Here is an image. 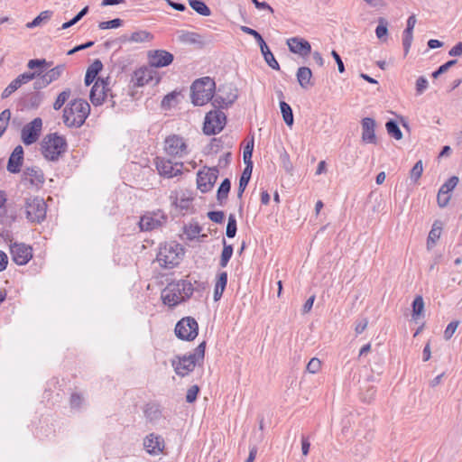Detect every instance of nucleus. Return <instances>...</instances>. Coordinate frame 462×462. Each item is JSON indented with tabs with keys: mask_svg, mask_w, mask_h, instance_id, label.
<instances>
[{
	"mask_svg": "<svg viewBox=\"0 0 462 462\" xmlns=\"http://www.w3.org/2000/svg\"><path fill=\"white\" fill-rule=\"evenodd\" d=\"M206 341H202L192 353L188 355H176L171 364L177 375L184 377L190 374L196 365H201L205 357Z\"/></svg>",
	"mask_w": 462,
	"mask_h": 462,
	"instance_id": "nucleus-1",
	"label": "nucleus"
},
{
	"mask_svg": "<svg viewBox=\"0 0 462 462\" xmlns=\"http://www.w3.org/2000/svg\"><path fill=\"white\" fill-rule=\"evenodd\" d=\"M90 113L89 104L81 98L71 101L63 111V122L69 127H80Z\"/></svg>",
	"mask_w": 462,
	"mask_h": 462,
	"instance_id": "nucleus-2",
	"label": "nucleus"
},
{
	"mask_svg": "<svg viewBox=\"0 0 462 462\" xmlns=\"http://www.w3.org/2000/svg\"><path fill=\"white\" fill-rule=\"evenodd\" d=\"M215 81L209 77L195 80L191 86V101L195 106H203L214 97Z\"/></svg>",
	"mask_w": 462,
	"mask_h": 462,
	"instance_id": "nucleus-3",
	"label": "nucleus"
},
{
	"mask_svg": "<svg viewBox=\"0 0 462 462\" xmlns=\"http://www.w3.org/2000/svg\"><path fill=\"white\" fill-rule=\"evenodd\" d=\"M67 142L64 137L57 134H47L42 143L41 150L43 157L51 162H56L66 152Z\"/></svg>",
	"mask_w": 462,
	"mask_h": 462,
	"instance_id": "nucleus-4",
	"label": "nucleus"
},
{
	"mask_svg": "<svg viewBox=\"0 0 462 462\" xmlns=\"http://www.w3.org/2000/svg\"><path fill=\"white\" fill-rule=\"evenodd\" d=\"M108 94L110 96L111 106H115L117 101L116 100V95L114 93V90L107 88V82L104 79H97L90 91V101L94 106H99L107 98Z\"/></svg>",
	"mask_w": 462,
	"mask_h": 462,
	"instance_id": "nucleus-5",
	"label": "nucleus"
},
{
	"mask_svg": "<svg viewBox=\"0 0 462 462\" xmlns=\"http://www.w3.org/2000/svg\"><path fill=\"white\" fill-rule=\"evenodd\" d=\"M174 331L179 339L192 341L199 334V324L194 318L185 317L177 322Z\"/></svg>",
	"mask_w": 462,
	"mask_h": 462,
	"instance_id": "nucleus-6",
	"label": "nucleus"
},
{
	"mask_svg": "<svg viewBox=\"0 0 462 462\" xmlns=\"http://www.w3.org/2000/svg\"><path fill=\"white\" fill-rule=\"evenodd\" d=\"M226 117L221 110L209 111L205 117L203 131L208 135L220 133L226 125Z\"/></svg>",
	"mask_w": 462,
	"mask_h": 462,
	"instance_id": "nucleus-7",
	"label": "nucleus"
},
{
	"mask_svg": "<svg viewBox=\"0 0 462 462\" xmlns=\"http://www.w3.org/2000/svg\"><path fill=\"white\" fill-rule=\"evenodd\" d=\"M42 130V120L40 117L34 118L26 124L21 131V139L25 145L36 143Z\"/></svg>",
	"mask_w": 462,
	"mask_h": 462,
	"instance_id": "nucleus-8",
	"label": "nucleus"
},
{
	"mask_svg": "<svg viewBox=\"0 0 462 462\" xmlns=\"http://www.w3.org/2000/svg\"><path fill=\"white\" fill-rule=\"evenodd\" d=\"M218 177V170L216 167H204L197 174L198 189L201 192L210 190Z\"/></svg>",
	"mask_w": 462,
	"mask_h": 462,
	"instance_id": "nucleus-9",
	"label": "nucleus"
},
{
	"mask_svg": "<svg viewBox=\"0 0 462 462\" xmlns=\"http://www.w3.org/2000/svg\"><path fill=\"white\" fill-rule=\"evenodd\" d=\"M167 217L161 212H147L141 217L139 220V227L142 231H152L159 228L166 222Z\"/></svg>",
	"mask_w": 462,
	"mask_h": 462,
	"instance_id": "nucleus-10",
	"label": "nucleus"
},
{
	"mask_svg": "<svg viewBox=\"0 0 462 462\" xmlns=\"http://www.w3.org/2000/svg\"><path fill=\"white\" fill-rule=\"evenodd\" d=\"M164 151L170 156L182 157L187 154V144L182 137L170 135L164 141Z\"/></svg>",
	"mask_w": 462,
	"mask_h": 462,
	"instance_id": "nucleus-11",
	"label": "nucleus"
},
{
	"mask_svg": "<svg viewBox=\"0 0 462 462\" xmlns=\"http://www.w3.org/2000/svg\"><path fill=\"white\" fill-rule=\"evenodd\" d=\"M155 164L159 174L163 177L173 178L182 173V162H172L171 160L158 157Z\"/></svg>",
	"mask_w": 462,
	"mask_h": 462,
	"instance_id": "nucleus-12",
	"label": "nucleus"
},
{
	"mask_svg": "<svg viewBox=\"0 0 462 462\" xmlns=\"http://www.w3.org/2000/svg\"><path fill=\"white\" fill-rule=\"evenodd\" d=\"M10 251L13 261L18 265L26 264L32 257V247L23 243H14Z\"/></svg>",
	"mask_w": 462,
	"mask_h": 462,
	"instance_id": "nucleus-13",
	"label": "nucleus"
},
{
	"mask_svg": "<svg viewBox=\"0 0 462 462\" xmlns=\"http://www.w3.org/2000/svg\"><path fill=\"white\" fill-rule=\"evenodd\" d=\"M156 75L152 68L143 66L134 71L131 78V84L134 88L143 87L152 82Z\"/></svg>",
	"mask_w": 462,
	"mask_h": 462,
	"instance_id": "nucleus-14",
	"label": "nucleus"
},
{
	"mask_svg": "<svg viewBox=\"0 0 462 462\" xmlns=\"http://www.w3.org/2000/svg\"><path fill=\"white\" fill-rule=\"evenodd\" d=\"M22 181L24 185L40 188L45 181L43 171L37 166L27 167L23 171Z\"/></svg>",
	"mask_w": 462,
	"mask_h": 462,
	"instance_id": "nucleus-15",
	"label": "nucleus"
},
{
	"mask_svg": "<svg viewBox=\"0 0 462 462\" xmlns=\"http://www.w3.org/2000/svg\"><path fill=\"white\" fill-rule=\"evenodd\" d=\"M149 65L152 68H162L173 61V55L164 50L149 51L147 53Z\"/></svg>",
	"mask_w": 462,
	"mask_h": 462,
	"instance_id": "nucleus-16",
	"label": "nucleus"
},
{
	"mask_svg": "<svg viewBox=\"0 0 462 462\" xmlns=\"http://www.w3.org/2000/svg\"><path fill=\"white\" fill-rule=\"evenodd\" d=\"M161 299L164 305L170 308L176 307L178 304L183 302L179 291L178 284L170 282L161 292Z\"/></svg>",
	"mask_w": 462,
	"mask_h": 462,
	"instance_id": "nucleus-17",
	"label": "nucleus"
},
{
	"mask_svg": "<svg viewBox=\"0 0 462 462\" xmlns=\"http://www.w3.org/2000/svg\"><path fill=\"white\" fill-rule=\"evenodd\" d=\"M143 447L149 455L156 456L163 453L165 442L161 435L150 433L143 439Z\"/></svg>",
	"mask_w": 462,
	"mask_h": 462,
	"instance_id": "nucleus-18",
	"label": "nucleus"
},
{
	"mask_svg": "<svg viewBox=\"0 0 462 462\" xmlns=\"http://www.w3.org/2000/svg\"><path fill=\"white\" fill-rule=\"evenodd\" d=\"M48 204H25V215L29 222L42 223L47 214Z\"/></svg>",
	"mask_w": 462,
	"mask_h": 462,
	"instance_id": "nucleus-19",
	"label": "nucleus"
},
{
	"mask_svg": "<svg viewBox=\"0 0 462 462\" xmlns=\"http://www.w3.org/2000/svg\"><path fill=\"white\" fill-rule=\"evenodd\" d=\"M287 45L291 52L306 57L311 52L310 43L300 37H291L287 40Z\"/></svg>",
	"mask_w": 462,
	"mask_h": 462,
	"instance_id": "nucleus-20",
	"label": "nucleus"
},
{
	"mask_svg": "<svg viewBox=\"0 0 462 462\" xmlns=\"http://www.w3.org/2000/svg\"><path fill=\"white\" fill-rule=\"evenodd\" d=\"M362 142L365 143L375 144L377 138L375 135V121L371 117H365L361 121Z\"/></svg>",
	"mask_w": 462,
	"mask_h": 462,
	"instance_id": "nucleus-21",
	"label": "nucleus"
},
{
	"mask_svg": "<svg viewBox=\"0 0 462 462\" xmlns=\"http://www.w3.org/2000/svg\"><path fill=\"white\" fill-rule=\"evenodd\" d=\"M23 162V148L21 145H17L12 152L8 162L7 171L11 173H18L21 171V167Z\"/></svg>",
	"mask_w": 462,
	"mask_h": 462,
	"instance_id": "nucleus-22",
	"label": "nucleus"
},
{
	"mask_svg": "<svg viewBox=\"0 0 462 462\" xmlns=\"http://www.w3.org/2000/svg\"><path fill=\"white\" fill-rule=\"evenodd\" d=\"M177 39L180 42L184 44H193L199 46H203L205 44L203 36L197 32L185 30L177 32Z\"/></svg>",
	"mask_w": 462,
	"mask_h": 462,
	"instance_id": "nucleus-23",
	"label": "nucleus"
},
{
	"mask_svg": "<svg viewBox=\"0 0 462 462\" xmlns=\"http://www.w3.org/2000/svg\"><path fill=\"white\" fill-rule=\"evenodd\" d=\"M458 183V178L452 176L439 189L438 202H448L451 197L448 195Z\"/></svg>",
	"mask_w": 462,
	"mask_h": 462,
	"instance_id": "nucleus-24",
	"label": "nucleus"
},
{
	"mask_svg": "<svg viewBox=\"0 0 462 462\" xmlns=\"http://www.w3.org/2000/svg\"><path fill=\"white\" fill-rule=\"evenodd\" d=\"M296 77L300 86L304 89H308L314 85L311 80L312 71L308 67H300L297 70Z\"/></svg>",
	"mask_w": 462,
	"mask_h": 462,
	"instance_id": "nucleus-25",
	"label": "nucleus"
},
{
	"mask_svg": "<svg viewBox=\"0 0 462 462\" xmlns=\"http://www.w3.org/2000/svg\"><path fill=\"white\" fill-rule=\"evenodd\" d=\"M174 282L175 284H178L182 301L185 302L189 300L195 291V288L191 282L181 279Z\"/></svg>",
	"mask_w": 462,
	"mask_h": 462,
	"instance_id": "nucleus-26",
	"label": "nucleus"
},
{
	"mask_svg": "<svg viewBox=\"0 0 462 462\" xmlns=\"http://www.w3.org/2000/svg\"><path fill=\"white\" fill-rule=\"evenodd\" d=\"M10 204H0V223L10 226L16 217V212L11 208Z\"/></svg>",
	"mask_w": 462,
	"mask_h": 462,
	"instance_id": "nucleus-27",
	"label": "nucleus"
},
{
	"mask_svg": "<svg viewBox=\"0 0 462 462\" xmlns=\"http://www.w3.org/2000/svg\"><path fill=\"white\" fill-rule=\"evenodd\" d=\"M103 64L99 60H96L93 61V63L88 68L86 75H85V84L87 86H89L91 83H93L99 73V71L102 69Z\"/></svg>",
	"mask_w": 462,
	"mask_h": 462,
	"instance_id": "nucleus-28",
	"label": "nucleus"
},
{
	"mask_svg": "<svg viewBox=\"0 0 462 462\" xmlns=\"http://www.w3.org/2000/svg\"><path fill=\"white\" fill-rule=\"evenodd\" d=\"M260 47L261 52L263 56V59L265 62L273 69H280V65L275 60L273 54L270 51L269 47L267 46L266 42L262 44Z\"/></svg>",
	"mask_w": 462,
	"mask_h": 462,
	"instance_id": "nucleus-29",
	"label": "nucleus"
},
{
	"mask_svg": "<svg viewBox=\"0 0 462 462\" xmlns=\"http://www.w3.org/2000/svg\"><path fill=\"white\" fill-rule=\"evenodd\" d=\"M152 39H153L152 34L144 30H140V31L133 32L130 33V41L132 43L149 42Z\"/></svg>",
	"mask_w": 462,
	"mask_h": 462,
	"instance_id": "nucleus-30",
	"label": "nucleus"
},
{
	"mask_svg": "<svg viewBox=\"0 0 462 462\" xmlns=\"http://www.w3.org/2000/svg\"><path fill=\"white\" fill-rule=\"evenodd\" d=\"M222 244L223 250L220 255L219 265L220 267L225 268L233 255L234 247L232 245H227L225 238L222 239Z\"/></svg>",
	"mask_w": 462,
	"mask_h": 462,
	"instance_id": "nucleus-31",
	"label": "nucleus"
},
{
	"mask_svg": "<svg viewBox=\"0 0 462 462\" xmlns=\"http://www.w3.org/2000/svg\"><path fill=\"white\" fill-rule=\"evenodd\" d=\"M202 228L199 225L198 222L189 225H184L183 226V236H186L187 240L192 241L197 238L201 232Z\"/></svg>",
	"mask_w": 462,
	"mask_h": 462,
	"instance_id": "nucleus-32",
	"label": "nucleus"
},
{
	"mask_svg": "<svg viewBox=\"0 0 462 462\" xmlns=\"http://www.w3.org/2000/svg\"><path fill=\"white\" fill-rule=\"evenodd\" d=\"M280 108L281 113L282 115V118L285 122V124L288 126H291L293 125L294 119H293V113L291 106L286 103L285 101L280 102Z\"/></svg>",
	"mask_w": 462,
	"mask_h": 462,
	"instance_id": "nucleus-33",
	"label": "nucleus"
},
{
	"mask_svg": "<svg viewBox=\"0 0 462 462\" xmlns=\"http://www.w3.org/2000/svg\"><path fill=\"white\" fill-rule=\"evenodd\" d=\"M190 7L199 14L203 16H209L211 11L209 7L200 0H188Z\"/></svg>",
	"mask_w": 462,
	"mask_h": 462,
	"instance_id": "nucleus-34",
	"label": "nucleus"
},
{
	"mask_svg": "<svg viewBox=\"0 0 462 462\" xmlns=\"http://www.w3.org/2000/svg\"><path fill=\"white\" fill-rule=\"evenodd\" d=\"M387 34H388V22L384 18L381 17L378 19V25L376 26V29H375V35L382 42H386Z\"/></svg>",
	"mask_w": 462,
	"mask_h": 462,
	"instance_id": "nucleus-35",
	"label": "nucleus"
},
{
	"mask_svg": "<svg viewBox=\"0 0 462 462\" xmlns=\"http://www.w3.org/2000/svg\"><path fill=\"white\" fill-rule=\"evenodd\" d=\"M52 16V12L50 10L42 11L32 22L26 24L29 29L41 25L42 23L49 21Z\"/></svg>",
	"mask_w": 462,
	"mask_h": 462,
	"instance_id": "nucleus-36",
	"label": "nucleus"
},
{
	"mask_svg": "<svg viewBox=\"0 0 462 462\" xmlns=\"http://www.w3.org/2000/svg\"><path fill=\"white\" fill-rule=\"evenodd\" d=\"M236 94H234V93H229L226 97H224L218 94L213 99L212 104L214 106L224 107V106H227L233 104V102L236 100Z\"/></svg>",
	"mask_w": 462,
	"mask_h": 462,
	"instance_id": "nucleus-37",
	"label": "nucleus"
},
{
	"mask_svg": "<svg viewBox=\"0 0 462 462\" xmlns=\"http://www.w3.org/2000/svg\"><path fill=\"white\" fill-rule=\"evenodd\" d=\"M64 70H65V65L60 64V65H58V66L51 69L43 75L45 76V78L47 79L49 83L51 84V82L57 80L61 76V74L63 73Z\"/></svg>",
	"mask_w": 462,
	"mask_h": 462,
	"instance_id": "nucleus-38",
	"label": "nucleus"
},
{
	"mask_svg": "<svg viewBox=\"0 0 462 462\" xmlns=\"http://www.w3.org/2000/svg\"><path fill=\"white\" fill-rule=\"evenodd\" d=\"M411 307L412 318L416 319L422 314L424 310L423 298L420 295L416 296L411 303Z\"/></svg>",
	"mask_w": 462,
	"mask_h": 462,
	"instance_id": "nucleus-39",
	"label": "nucleus"
},
{
	"mask_svg": "<svg viewBox=\"0 0 462 462\" xmlns=\"http://www.w3.org/2000/svg\"><path fill=\"white\" fill-rule=\"evenodd\" d=\"M385 127L388 134L394 139L401 140L402 138V133L395 121L389 120L386 123Z\"/></svg>",
	"mask_w": 462,
	"mask_h": 462,
	"instance_id": "nucleus-40",
	"label": "nucleus"
},
{
	"mask_svg": "<svg viewBox=\"0 0 462 462\" xmlns=\"http://www.w3.org/2000/svg\"><path fill=\"white\" fill-rule=\"evenodd\" d=\"M231 189V182L228 179H225L220 186L218 187L217 192V199L219 201H222L223 199H226L228 196V193Z\"/></svg>",
	"mask_w": 462,
	"mask_h": 462,
	"instance_id": "nucleus-41",
	"label": "nucleus"
},
{
	"mask_svg": "<svg viewBox=\"0 0 462 462\" xmlns=\"http://www.w3.org/2000/svg\"><path fill=\"white\" fill-rule=\"evenodd\" d=\"M158 261L166 268H172L179 263L177 254L170 259V257L162 252H160Z\"/></svg>",
	"mask_w": 462,
	"mask_h": 462,
	"instance_id": "nucleus-42",
	"label": "nucleus"
},
{
	"mask_svg": "<svg viewBox=\"0 0 462 462\" xmlns=\"http://www.w3.org/2000/svg\"><path fill=\"white\" fill-rule=\"evenodd\" d=\"M41 72L34 71V72H24L21 75H19L16 79L14 80L17 82V85L19 87L23 86V84H26L30 82L31 80L34 79L36 77L40 76Z\"/></svg>",
	"mask_w": 462,
	"mask_h": 462,
	"instance_id": "nucleus-43",
	"label": "nucleus"
},
{
	"mask_svg": "<svg viewBox=\"0 0 462 462\" xmlns=\"http://www.w3.org/2000/svg\"><path fill=\"white\" fill-rule=\"evenodd\" d=\"M70 94H71V91L69 88H67V89L63 90L61 93H60L53 104V108L55 110H60L63 106L65 102L69 98Z\"/></svg>",
	"mask_w": 462,
	"mask_h": 462,
	"instance_id": "nucleus-44",
	"label": "nucleus"
},
{
	"mask_svg": "<svg viewBox=\"0 0 462 462\" xmlns=\"http://www.w3.org/2000/svg\"><path fill=\"white\" fill-rule=\"evenodd\" d=\"M88 12V6H85L79 13H78L71 20L64 23L61 25V30L68 29L74 24H76L79 21H80Z\"/></svg>",
	"mask_w": 462,
	"mask_h": 462,
	"instance_id": "nucleus-45",
	"label": "nucleus"
},
{
	"mask_svg": "<svg viewBox=\"0 0 462 462\" xmlns=\"http://www.w3.org/2000/svg\"><path fill=\"white\" fill-rule=\"evenodd\" d=\"M237 226H236V220L234 215H230L228 217V221L226 225V235L228 238L235 237L236 234Z\"/></svg>",
	"mask_w": 462,
	"mask_h": 462,
	"instance_id": "nucleus-46",
	"label": "nucleus"
},
{
	"mask_svg": "<svg viewBox=\"0 0 462 462\" xmlns=\"http://www.w3.org/2000/svg\"><path fill=\"white\" fill-rule=\"evenodd\" d=\"M11 118V111L5 109L0 113V132L4 134Z\"/></svg>",
	"mask_w": 462,
	"mask_h": 462,
	"instance_id": "nucleus-47",
	"label": "nucleus"
},
{
	"mask_svg": "<svg viewBox=\"0 0 462 462\" xmlns=\"http://www.w3.org/2000/svg\"><path fill=\"white\" fill-rule=\"evenodd\" d=\"M254 137H252L245 144L243 152L244 162H252V154L254 151Z\"/></svg>",
	"mask_w": 462,
	"mask_h": 462,
	"instance_id": "nucleus-48",
	"label": "nucleus"
},
{
	"mask_svg": "<svg viewBox=\"0 0 462 462\" xmlns=\"http://www.w3.org/2000/svg\"><path fill=\"white\" fill-rule=\"evenodd\" d=\"M199 392H200V388L197 384H194L191 387H189L186 393V402L188 403L195 402Z\"/></svg>",
	"mask_w": 462,
	"mask_h": 462,
	"instance_id": "nucleus-49",
	"label": "nucleus"
},
{
	"mask_svg": "<svg viewBox=\"0 0 462 462\" xmlns=\"http://www.w3.org/2000/svg\"><path fill=\"white\" fill-rule=\"evenodd\" d=\"M423 172V165L421 161H418L410 171V178L413 181H417Z\"/></svg>",
	"mask_w": 462,
	"mask_h": 462,
	"instance_id": "nucleus-50",
	"label": "nucleus"
},
{
	"mask_svg": "<svg viewBox=\"0 0 462 462\" xmlns=\"http://www.w3.org/2000/svg\"><path fill=\"white\" fill-rule=\"evenodd\" d=\"M123 24V21L119 18H116L106 22H100L98 28L101 30L118 28Z\"/></svg>",
	"mask_w": 462,
	"mask_h": 462,
	"instance_id": "nucleus-51",
	"label": "nucleus"
},
{
	"mask_svg": "<svg viewBox=\"0 0 462 462\" xmlns=\"http://www.w3.org/2000/svg\"><path fill=\"white\" fill-rule=\"evenodd\" d=\"M240 29L243 32L247 33V34L251 35L252 37H254L259 46H261L262 44H263L265 42L263 38L262 37V35L257 31L252 29L250 27L245 26V25H242L240 27Z\"/></svg>",
	"mask_w": 462,
	"mask_h": 462,
	"instance_id": "nucleus-52",
	"label": "nucleus"
},
{
	"mask_svg": "<svg viewBox=\"0 0 462 462\" xmlns=\"http://www.w3.org/2000/svg\"><path fill=\"white\" fill-rule=\"evenodd\" d=\"M84 402L82 394L73 393L69 398V405L71 409H80Z\"/></svg>",
	"mask_w": 462,
	"mask_h": 462,
	"instance_id": "nucleus-53",
	"label": "nucleus"
},
{
	"mask_svg": "<svg viewBox=\"0 0 462 462\" xmlns=\"http://www.w3.org/2000/svg\"><path fill=\"white\" fill-rule=\"evenodd\" d=\"M440 231L431 228L427 238V248L430 250L435 245L438 239L440 237Z\"/></svg>",
	"mask_w": 462,
	"mask_h": 462,
	"instance_id": "nucleus-54",
	"label": "nucleus"
},
{
	"mask_svg": "<svg viewBox=\"0 0 462 462\" xmlns=\"http://www.w3.org/2000/svg\"><path fill=\"white\" fill-rule=\"evenodd\" d=\"M413 32L404 31L403 32V37H402V45L404 50V54L407 55L410 48L411 46V42L413 40Z\"/></svg>",
	"mask_w": 462,
	"mask_h": 462,
	"instance_id": "nucleus-55",
	"label": "nucleus"
},
{
	"mask_svg": "<svg viewBox=\"0 0 462 462\" xmlns=\"http://www.w3.org/2000/svg\"><path fill=\"white\" fill-rule=\"evenodd\" d=\"M458 325H459V321L458 320H453V321H451L447 326V328H446V329L444 331V338L446 340H449L453 337V335H454L455 331L457 330Z\"/></svg>",
	"mask_w": 462,
	"mask_h": 462,
	"instance_id": "nucleus-56",
	"label": "nucleus"
},
{
	"mask_svg": "<svg viewBox=\"0 0 462 462\" xmlns=\"http://www.w3.org/2000/svg\"><path fill=\"white\" fill-rule=\"evenodd\" d=\"M320 367H321V362L319 361V359L313 357L309 361V363L306 366V369L310 374H316L319 372Z\"/></svg>",
	"mask_w": 462,
	"mask_h": 462,
	"instance_id": "nucleus-57",
	"label": "nucleus"
},
{
	"mask_svg": "<svg viewBox=\"0 0 462 462\" xmlns=\"http://www.w3.org/2000/svg\"><path fill=\"white\" fill-rule=\"evenodd\" d=\"M456 63H457V60H448V62H446L443 65H441L437 70H435L432 73V77L434 79H437L439 75H441V74L445 73L446 71H448V69L449 68H451L452 66H454Z\"/></svg>",
	"mask_w": 462,
	"mask_h": 462,
	"instance_id": "nucleus-58",
	"label": "nucleus"
},
{
	"mask_svg": "<svg viewBox=\"0 0 462 462\" xmlns=\"http://www.w3.org/2000/svg\"><path fill=\"white\" fill-rule=\"evenodd\" d=\"M227 284V273L221 272L217 276V282L215 286L219 288L221 291H225Z\"/></svg>",
	"mask_w": 462,
	"mask_h": 462,
	"instance_id": "nucleus-59",
	"label": "nucleus"
},
{
	"mask_svg": "<svg viewBox=\"0 0 462 462\" xmlns=\"http://www.w3.org/2000/svg\"><path fill=\"white\" fill-rule=\"evenodd\" d=\"M208 217L211 221L217 223V224H221L225 219L224 212L217 211V210L209 211L208 213Z\"/></svg>",
	"mask_w": 462,
	"mask_h": 462,
	"instance_id": "nucleus-60",
	"label": "nucleus"
},
{
	"mask_svg": "<svg viewBox=\"0 0 462 462\" xmlns=\"http://www.w3.org/2000/svg\"><path fill=\"white\" fill-rule=\"evenodd\" d=\"M35 81L33 82V88L36 90L42 89L46 88L48 85H50L49 81L45 78V76L41 74L40 76L35 78Z\"/></svg>",
	"mask_w": 462,
	"mask_h": 462,
	"instance_id": "nucleus-61",
	"label": "nucleus"
},
{
	"mask_svg": "<svg viewBox=\"0 0 462 462\" xmlns=\"http://www.w3.org/2000/svg\"><path fill=\"white\" fill-rule=\"evenodd\" d=\"M428 80L425 77H420L416 81V92L421 95L428 88Z\"/></svg>",
	"mask_w": 462,
	"mask_h": 462,
	"instance_id": "nucleus-62",
	"label": "nucleus"
},
{
	"mask_svg": "<svg viewBox=\"0 0 462 462\" xmlns=\"http://www.w3.org/2000/svg\"><path fill=\"white\" fill-rule=\"evenodd\" d=\"M368 325L367 318H361L356 320L355 331L357 335L362 334Z\"/></svg>",
	"mask_w": 462,
	"mask_h": 462,
	"instance_id": "nucleus-63",
	"label": "nucleus"
},
{
	"mask_svg": "<svg viewBox=\"0 0 462 462\" xmlns=\"http://www.w3.org/2000/svg\"><path fill=\"white\" fill-rule=\"evenodd\" d=\"M20 87L17 85V82H15L14 80L11 81L10 84L2 92V98L8 97L11 94H13Z\"/></svg>",
	"mask_w": 462,
	"mask_h": 462,
	"instance_id": "nucleus-64",
	"label": "nucleus"
}]
</instances>
